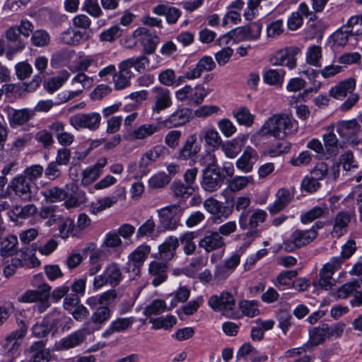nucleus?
Returning <instances> with one entry per match:
<instances>
[{
	"label": "nucleus",
	"instance_id": "nucleus-34",
	"mask_svg": "<svg viewBox=\"0 0 362 362\" xmlns=\"http://www.w3.org/2000/svg\"><path fill=\"white\" fill-rule=\"evenodd\" d=\"M86 339L83 331L78 330L69 336L62 338L57 344L58 349L67 350L80 345Z\"/></svg>",
	"mask_w": 362,
	"mask_h": 362
},
{
	"label": "nucleus",
	"instance_id": "nucleus-56",
	"mask_svg": "<svg viewBox=\"0 0 362 362\" xmlns=\"http://www.w3.org/2000/svg\"><path fill=\"white\" fill-rule=\"evenodd\" d=\"M110 308L107 305H100L93 313L90 320L95 325H103L110 319Z\"/></svg>",
	"mask_w": 362,
	"mask_h": 362
},
{
	"label": "nucleus",
	"instance_id": "nucleus-23",
	"mask_svg": "<svg viewBox=\"0 0 362 362\" xmlns=\"http://www.w3.org/2000/svg\"><path fill=\"white\" fill-rule=\"evenodd\" d=\"M12 259L13 264L18 268H35L40 264L39 259L28 250H20Z\"/></svg>",
	"mask_w": 362,
	"mask_h": 362
},
{
	"label": "nucleus",
	"instance_id": "nucleus-5",
	"mask_svg": "<svg viewBox=\"0 0 362 362\" xmlns=\"http://www.w3.org/2000/svg\"><path fill=\"white\" fill-rule=\"evenodd\" d=\"M209 93V90L201 84L194 87L185 85L175 92V98L178 101H187L189 105L198 106L204 102Z\"/></svg>",
	"mask_w": 362,
	"mask_h": 362
},
{
	"label": "nucleus",
	"instance_id": "nucleus-47",
	"mask_svg": "<svg viewBox=\"0 0 362 362\" xmlns=\"http://www.w3.org/2000/svg\"><path fill=\"white\" fill-rule=\"evenodd\" d=\"M351 221V217L349 213L340 211L337 214L333 227V233H336L337 236L343 234V231L346 230V228Z\"/></svg>",
	"mask_w": 362,
	"mask_h": 362
},
{
	"label": "nucleus",
	"instance_id": "nucleus-58",
	"mask_svg": "<svg viewBox=\"0 0 362 362\" xmlns=\"http://www.w3.org/2000/svg\"><path fill=\"white\" fill-rule=\"evenodd\" d=\"M52 329L48 320L43 319L41 322H36L32 327V332L34 337L37 338H43L47 337Z\"/></svg>",
	"mask_w": 362,
	"mask_h": 362
},
{
	"label": "nucleus",
	"instance_id": "nucleus-36",
	"mask_svg": "<svg viewBox=\"0 0 362 362\" xmlns=\"http://www.w3.org/2000/svg\"><path fill=\"white\" fill-rule=\"evenodd\" d=\"M334 273V271L324 265L320 271L319 278L313 281V286L325 290L330 289L334 285V280L332 278Z\"/></svg>",
	"mask_w": 362,
	"mask_h": 362
},
{
	"label": "nucleus",
	"instance_id": "nucleus-2",
	"mask_svg": "<svg viewBox=\"0 0 362 362\" xmlns=\"http://www.w3.org/2000/svg\"><path fill=\"white\" fill-rule=\"evenodd\" d=\"M267 217V212L260 209H249L248 211L240 214L238 219L239 226L242 230H248L245 236L249 243L260 236L261 230L258 229V226L265 221Z\"/></svg>",
	"mask_w": 362,
	"mask_h": 362
},
{
	"label": "nucleus",
	"instance_id": "nucleus-16",
	"mask_svg": "<svg viewBox=\"0 0 362 362\" xmlns=\"http://www.w3.org/2000/svg\"><path fill=\"white\" fill-rule=\"evenodd\" d=\"M208 305L215 311H221L224 315L233 310L235 299L233 295L228 292H223L220 296L213 295L209 300Z\"/></svg>",
	"mask_w": 362,
	"mask_h": 362
},
{
	"label": "nucleus",
	"instance_id": "nucleus-30",
	"mask_svg": "<svg viewBox=\"0 0 362 362\" xmlns=\"http://www.w3.org/2000/svg\"><path fill=\"white\" fill-rule=\"evenodd\" d=\"M134 317H118L112 321L110 326L103 332L102 337L107 338L115 332H125L133 325Z\"/></svg>",
	"mask_w": 362,
	"mask_h": 362
},
{
	"label": "nucleus",
	"instance_id": "nucleus-9",
	"mask_svg": "<svg viewBox=\"0 0 362 362\" xmlns=\"http://www.w3.org/2000/svg\"><path fill=\"white\" fill-rule=\"evenodd\" d=\"M153 114H160L162 111L170 107L173 100L170 90L162 86H155L151 90Z\"/></svg>",
	"mask_w": 362,
	"mask_h": 362
},
{
	"label": "nucleus",
	"instance_id": "nucleus-35",
	"mask_svg": "<svg viewBox=\"0 0 362 362\" xmlns=\"http://www.w3.org/2000/svg\"><path fill=\"white\" fill-rule=\"evenodd\" d=\"M37 211V207L33 204H28L23 206L16 205L8 213V215L11 220L17 221L18 218H28L35 214Z\"/></svg>",
	"mask_w": 362,
	"mask_h": 362
},
{
	"label": "nucleus",
	"instance_id": "nucleus-10",
	"mask_svg": "<svg viewBox=\"0 0 362 362\" xmlns=\"http://www.w3.org/2000/svg\"><path fill=\"white\" fill-rule=\"evenodd\" d=\"M224 179L225 175L221 173L219 167L204 168L202 170L201 186L205 191L213 192L221 187Z\"/></svg>",
	"mask_w": 362,
	"mask_h": 362
},
{
	"label": "nucleus",
	"instance_id": "nucleus-4",
	"mask_svg": "<svg viewBox=\"0 0 362 362\" xmlns=\"http://www.w3.org/2000/svg\"><path fill=\"white\" fill-rule=\"evenodd\" d=\"M337 132L340 138L352 146H357L361 143L358 134L361 131V124L356 119L340 120L336 124Z\"/></svg>",
	"mask_w": 362,
	"mask_h": 362
},
{
	"label": "nucleus",
	"instance_id": "nucleus-14",
	"mask_svg": "<svg viewBox=\"0 0 362 362\" xmlns=\"http://www.w3.org/2000/svg\"><path fill=\"white\" fill-rule=\"evenodd\" d=\"M328 329V324L324 323L322 325L313 327L309 330V341L304 345L303 347L299 349H293L286 351L287 356H293L295 354H300V349L306 351L310 346H315L325 340V337H327V330Z\"/></svg>",
	"mask_w": 362,
	"mask_h": 362
},
{
	"label": "nucleus",
	"instance_id": "nucleus-26",
	"mask_svg": "<svg viewBox=\"0 0 362 362\" xmlns=\"http://www.w3.org/2000/svg\"><path fill=\"white\" fill-rule=\"evenodd\" d=\"M200 150L201 146L197 142V136L192 134L187 139L183 146L179 151L177 158L187 160L197 155Z\"/></svg>",
	"mask_w": 362,
	"mask_h": 362
},
{
	"label": "nucleus",
	"instance_id": "nucleus-55",
	"mask_svg": "<svg viewBox=\"0 0 362 362\" xmlns=\"http://www.w3.org/2000/svg\"><path fill=\"white\" fill-rule=\"evenodd\" d=\"M44 168L39 164L27 167L21 175L36 187V180L42 175Z\"/></svg>",
	"mask_w": 362,
	"mask_h": 362
},
{
	"label": "nucleus",
	"instance_id": "nucleus-50",
	"mask_svg": "<svg viewBox=\"0 0 362 362\" xmlns=\"http://www.w3.org/2000/svg\"><path fill=\"white\" fill-rule=\"evenodd\" d=\"M286 72L283 69H269L263 75L264 81L269 85H281Z\"/></svg>",
	"mask_w": 362,
	"mask_h": 362
},
{
	"label": "nucleus",
	"instance_id": "nucleus-29",
	"mask_svg": "<svg viewBox=\"0 0 362 362\" xmlns=\"http://www.w3.org/2000/svg\"><path fill=\"white\" fill-rule=\"evenodd\" d=\"M48 59L43 56L37 57L35 60V66L40 71L35 75L33 80L27 85L26 90L28 91L35 90L40 85L45 78L44 71L47 67Z\"/></svg>",
	"mask_w": 362,
	"mask_h": 362
},
{
	"label": "nucleus",
	"instance_id": "nucleus-44",
	"mask_svg": "<svg viewBox=\"0 0 362 362\" xmlns=\"http://www.w3.org/2000/svg\"><path fill=\"white\" fill-rule=\"evenodd\" d=\"M160 129V126L158 124H145L135 129L132 133V136L135 139H144L159 132Z\"/></svg>",
	"mask_w": 362,
	"mask_h": 362
},
{
	"label": "nucleus",
	"instance_id": "nucleus-3",
	"mask_svg": "<svg viewBox=\"0 0 362 362\" xmlns=\"http://www.w3.org/2000/svg\"><path fill=\"white\" fill-rule=\"evenodd\" d=\"M159 218L158 230H172L180 224V219L184 212V208L180 205L173 204L157 210Z\"/></svg>",
	"mask_w": 362,
	"mask_h": 362
},
{
	"label": "nucleus",
	"instance_id": "nucleus-43",
	"mask_svg": "<svg viewBox=\"0 0 362 362\" xmlns=\"http://www.w3.org/2000/svg\"><path fill=\"white\" fill-rule=\"evenodd\" d=\"M329 214L328 208L326 206H315L309 211L300 215V221L303 224L313 221L314 220L324 217Z\"/></svg>",
	"mask_w": 362,
	"mask_h": 362
},
{
	"label": "nucleus",
	"instance_id": "nucleus-52",
	"mask_svg": "<svg viewBox=\"0 0 362 362\" xmlns=\"http://www.w3.org/2000/svg\"><path fill=\"white\" fill-rule=\"evenodd\" d=\"M233 115L240 124L250 127L253 123L254 116L245 107H240L233 110Z\"/></svg>",
	"mask_w": 362,
	"mask_h": 362
},
{
	"label": "nucleus",
	"instance_id": "nucleus-39",
	"mask_svg": "<svg viewBox=\"0 0 362 362\" xmlns=\"http://www.w3.org/2000/svg\"><path fill=\"white\" fill-rule=\"evenodd\" d=\"M151 251V247L147 245H141L136 248V250L131 253L129 259L132 262L134 268H139L143 265L144 261L148 257Z\"/></svg>",
	"mask_w": 362,
	"mask_h": 362
},
{
	"label": "nucleus",
	"instance_id": "nucleus-49",
	"mask_svg": "<svg viewBox=\"0 0 362 362\" xmlns=\"http://www.w3.org/2000/svg\"><path fill=\"white\" fill-rule=\"evenodd\" d=\"M18 239L15 235H8L1 242L0 255L2 257L12 256L16 251Z\"/></svg>",
	"mask_w": 362,
	"mask_h": 362
},
{
	"label": "nucleus",
	"instance_id": "nucleus-25",
	"mask_svg": "<svg viewBox=\"0 0 362 362\" xmlns=\"http://www.w3.org/2000/svg\"><path fill=\"white\" fill-rule=\"evenodd\" d=\"M18 26H11L5 33L7 41L14 44V46L6 52V57L8 59H11L13 54L21 52L25 48V42L21 38Z\"/></svg>",
	"mask_w": 362,
	"mask_h": 362
},
{
	"label": "nucleus",
	"instance_id": "nucleus-17",
	"mask_svg": "<svg viewBox=\"0 0 362 362\" xmlns=\"http://www.w3.org/2000/svg\"><path fill=\"white\" fill-rule=\"evenodd\" d=\"M66 199L64 205L66 208H74L80 206L86 202L85 192L78 189L76 184L71 182L65 185Z\"/></svg>",
	"mask_w": 362,
	"mask_h": 362
},
{
	"label": "nucleus",
	"instance_id": "nucleus-37",
	"mask_svg": "<svg viewBox=\"0 0 362 362\" xmlns=\"http://www.w3.org/2000/svg\"><path fill=\"white\" fill-rule=\"evenodd\" d=\"M139 32L144 35L141 40L144 53L146 54H153L156 49L157 45L159 43V37L156 35L151 33L146 28H140Z\"/></svg>",
	"mask_w": 362,
	"mask_h": 362
},
{
	"label": "nucleus",
	"instance_id": "nucleus-12",
	"mask_svg": "<svg viewBox=\"0 0 362 362\" xmlns=\"http://www.w3.org/2000/svg\"><path fill=\"white\" fill-rule=\"evenodd\" d=\"M8 187L22 200L31 201L35 197L36 187L21 174L13 178Z\"/></svg>",
	"mask_w": 362,
	"mask_h": 362
},
{
	"label": "nucleus",
	"instance_id": "nucleus-7",
	"mask_svg": "<svg viewBox=\"0 0 362 362\" xmlns=\"http://www.w3.org/2000/svg\"><path fill=\"white\" fill-rule=\"evenodd\" d=\"M317 232L314 230H294L289 238L284 241L286 252H291L304 247L313 242L317 236Z\"/></svg>",
	"mask_w": 362,
	"mask_h": 362
},
{
	"label": "nucleus",
	"instance_id": "nucleus-60",
	"mask_svg": "<svg viewBox=\"0 0 362 362\" xmlns=\"http://www.w3.org/2000/svg\"><path fill=\"white\" fill-rule=\"evenodd\" d=\"M360 288L358 280H354L342 285L338 288L337 296L339 298H346L351 295L355 293L356 290Z\"/></svg>",
	"mask_w": 362,
	"mask_h": 362
},
{
	"label": "nucleus",
	"instance_id": "nucleus-32",
	"mask_svg": "<svg viewBox=\"0 0 362 362\" xmlns=\"http://www.w3.org/2000/svg\"><path fill=\"white\" fill-rule=\"evenodd\" d=\"M179 246V240L174 236H170L165 239L164 243L159 246V254L162 259L165 261L171 260Z\"/></svg>",
	"mask_w": 362,
	"mask_h": 362
},
{
	"label": "nucleus",
	"instance_id": "nucleus-41",
	"mask_svg": "<svg viewBox=\"0 0 362 362\" xmlns=\"http://www.w3.org/2000/svg\"><path fill=\"white\" fill-rule=\"evenodd\" d=\"M41 194L47 202L52 203L61 202L66 199V187L62 189L57 186H53L45 189Z\"/></svg>",
	"mask_w": 362,
	"mask_h": 362
},
{
	"label": "nucleus",
	"instance_id": "nucleus-8",
	"mask_svg": "<svg viewBox=\"0 0 362 362\" xmlns=\"http://www.w3.org/2000/svg\"><path fill=\"white\" fill-rule=\"evenodd\" d=\"M122 278L119 265L116 262H112L105 267L102 274L95 276L93 286L95 288H100L104 285L110 284L115 287L120 284Z\"/></svg>",
	"mask_w": 362,
	"mask_h": 362
},
{
	"label": "nucleus",
	"instance_id": "nucleus-13",
	"mask_svg": "<svg viewBox=\"0 0 362 362\" xmlns=\"http://www.w3.org/2000/svg\"><path fill=\"white\" fill-rule=\"evenodd\" d=\"M168 153V149L163 145H157L148 150L143 154L139 162V172L141 175H146L150 171V166L160 158H163Z\"/></svg>",
	"mask_w": 362,
	"mask_h": 362
},
{
	"label": "nucleus",
	"instance_id": "nucleus-15",
	"mask_svg": "<svg viewBox=\"0 0 362 362\" xmlns=\"http://www.w3.org/2000/svg\"><path fill=\"white\" fill-rule=\"evenodd\" d=\"M46 340L34 341L25 349L24 354L28 362H49L50 361L49 350L46 349Z\"/></svg>",
	"mask_w": 362,
	"mask_h": 362
},
{
	"label": "nucleus",
	"instance_id": "nucleus-33",
	"mask_svg": "<svg viewBox=\"0 0 362 362\" xmlns=\"http://www.w3.org/2000/svg\"><path fill=\"white\" fill-rule=\"evenodd\" d=\"M356 86V81L353 78L341 81L338 85L332 88L329 90V95L336 99H341L351 93Z\"/></svg>",
	"mask_w": 362,
	"mask_h": 362
},
{
	"label": "nucleus",
	"instance_id": "nucleus-64",
	"mask_svg": "<svg viewBox=\"0 0 362 362\" xmlns=\"http://www.w3.org/2000/svg\"><path fill=\"white\" fill-rule=\"evenodd\" d=\"M344 25L349 29L351 35H362V14L351 16Z\"/></svg>",
	"mask_w": 362,
	"mask_h": 362
},
{
	"label": "nucleus",
	"instance_id": "nucleus-38",
	"mask_svg": "<svg viewBox=\"0 0 362 362\" xmlns=\"http://www.w3.org/2000/svg\"><path fill=\"white\" fill-rule=\"evenodd\" d=\"M262 29V23L260 21L253 22L248 25L238 28L233 30L235 34H243L245 37L250 40H257L259 37Z\"/></svg>",
	"mask_w": 362,
	"mask_h": 362
},
{
	"label": "nucleus",
	"instance_id": "nucleus-22",
	"mask_svg": "<svg viewBox=\"0 0 362 362\" xmlns=\"http://www.w3.org/2000/svg\"><path fill=\"white\" fill-rule=\"evenodd\" d=\"M148 272L152 279V284L158 286L168 278V267L165 263L153 261L148 266Z\"/></svg>",
	"mask_w": 362,
	"mask_h": 362
},
{
	"label": "nucleus",
	"instance_id": "nucleus-20",
	"mask_svg": "<svg viewBox=\"0 0 362 362\" xmlns=\"http://www.w3.org/2000/svg\"><path fill=\"white\" fill-rule=\"evenodd\" d=\"M35 116V110L29 108L16 110L8 107L7 117L11 127H16L26 124Z\"/></svg>",
	"mask_w": 362,
	"mask_h": 362
},
{
	"label": "nucleus",
	"instance_id": "nucleus-19",
	"mask_svg": "<svg viewBox=\"0 0 362 362\" xmlns=\"http://www.w3.org/2000/svg\"><path fill=\"white\" fill-rule=\"evenodd\" d=\"M192 111L188 107L177 109L170 114L163 122L168 128L183 126L192 119Z\"/></svg>",
	"mask_w": 362,
	"mask_h": 362
},
{
	"label": "nucleus",
	"instance_id": "nucleus-42",
	"mask_svg": "<svg viewBox=\"0 0 362 362\" xmlns=\"http://www.w3.org/2000/svg\"><path fill=\"white\" fill-rule=\"evenodd\" d=\"M170 189L175 197L183 199L187 198L195 191L193 186L184 184L181 180H175L170 186Z\"/></svg>",
	"mask_w": 362,
	"mask_h": 362
},
{
	"label": "nucleus",
	"instance_id": "nucleus-48",
	"mask_svg": "<svg viewBox=\"0 0 362 362\" xmlns=\"http://www.w3.org/2000/svg\"><path fill=\"white\" fill-rule=\"evenodd\" d=\"M82 37L83 35L80 31L69 28L61 33L59 40L66 45H75L80 42Z\"/></svg>",
	"mask_w": 362,
	"mask_h": 362
},
{
	"label": "nucleus",
	"instance_id": "nucleus-28",
	"mask_svg": "<svg viewBox=\"0 0 362 362\" xmlns=\"http://www.w3.org/2000/svg\"><path fill=\"white\" fill-rule=\"evenodd\" d=\"M276 197L274 202L268 207L269 213L272 215L283 210L290 203L293 195L288 189L282 188L278 190Z\"/></svg>",
	"mask_w": 362,
	"mask_h": 362
},
{
	"label": "nucleus",
	"instance_id": "nucleus-59",
	"mask_svg": "<svg viewBox=\"0 0 362 362\" xmlns=\"http://www.w3.org/2000/svg\"><path fill=\"white\" fill-rule=\"evenodd\" d=\"M123 30L118 25H114L103 30L99 35L101 42H112L122 35Z\"/></svg>",
	"mask_w": 362,
	"mask_h": 362
},
{
	"label": "nucleus",
	"instance_id": "nucleus-27",
	"mask_svg": "<svg viewBox=\"0 0 362 362\" xmlns=\"http://www.w3.org/2000/svg\"><path fill=\"white\" fill-rule=\"evenodd\" d=\"M153 13L158 16H165L169 24H175L181 16L179 8L168 4H160L153 8Z\"/></svg>",
	"mask_w": 362,
	"mask_h": 362
},
{
	"label": "nucleus",
	"instance_id": "nucleus-51",
	"mask_svg": "<svg viewBox=\"0 0 362 362\" xmlns=\"http://www.w3.org/2000/svg\"><path fill=\"white\" fill-rule=\"evenodd\" d=\"M338 163L342 166L343 170L346 175L349 171H353L358 168L357 162L355 160L351 151L344 152L339 158Z\"/></svg>",
	"mask_w": 362,
	"mask_h": 362
},
{
	"label": "nucleus",
	"instance_id": "nucleus-31",
	"mask_svg": "<svg viewBox=\"0 0 362 362\" xmlns=\"http://www.w3.org/2000/svg\"><path fill=\"white\" fill-rule=\"evenodd\" d=\"M49 129L56 136L58 142L63 146H70L74 141V135L64 130V125L61 122H55L49 125Z\"/></svg>",
	"mask_w": 362,
	"mask_h": 362
},
{
	"label": "nucleus",
	"instance_id": "nucleus-63",
	"mask_svg": "<svg viewBox=\"0 0 362 362\" xmlns=\"http://www.w3.org/2000/svg\"><path fill=\"white\" fill-rule=\"evenodd\" d=\"M239 308L242 313L248 317H252L259 313L257 308V303L255 300H241L239 303Z\"/></svg>",
	"mask_w": 362,
	"mask_h": 362
},
{
	"label": "nucleus",
	"instance_id": "nucleus-61",
	"mask_svg": "<svg viewBox=\"0 0 362 362\" xmlns=\"http://www.w3.org/2000/svg\"><path fill=\"white\" fill-rule=\"evenodd\" d=\"M251 176H235L228 182V187L232 192L243 189L252 181Z\"/></svg>",
	"mask_w": 362,
	"mask_h": 362
},
{
	"label": "nucleus",
	"instance_id": "nucleus-24",
	"mask_svg": "<svg viewBox=\"0 0 362 362\" xmlns=\"http://www.w3.org/2000/svg\"><path fill=\"white\" fill-rule=\"evenodd\" d=\"M258 159L257 151L250 146H247L244 150L242 156L236 161V166L240 170L245 173L252 171L255 163Z\"/></svg>",
	"mask_w": 362,
	"mask_h": 362
},
{
	"label": "nucleus",
	"instance_id": "nucleus-54",
	"mask_svg": "<svg viewBox=\"0 0 362 362\" xmlns=\"http://www.w3.org/2000/svg\"><path fill=\"white\" fill-rule=\"evenodd\" d=\"M149 322L152 323L154 329H170L176 324L177 319L173 315H168L165 317L151 318Z\"/></svg>",
	"mask_w": 362,
	"mask_h": 362
},
{
	"label": "nucleus",
	"instance_id": "nucleus-53",
	"mask_svg": "<svg viewBox=\"0 0 362 362\" xmlns=\"http://www.w3.org/2000/svg\"><path fill=\"white\" fill-rule=\"evenodd\" d=\"M117 197H106L100 199H98L96 202H93L90 206V212L92 214H96L99 212L103 211V210L111 207L113 204L117 203Z\"/></svg>",
	"mask_w": 362,
	"mask_h": 362
},
{
	"label": "nucleus",
	"instance_id": "nucleus-46",
	"mask_svg": "<svg viewBox=\"0 0 362 362\" xmlns=\"http://www.w3.org/2000/svg\"><path fill=\"white\" fill-rule=\"evenodd\" d=\"M329 132L323 135V141L327 153L331 156H335L338 153V139L334 133V126L328 127Z\"/></svg>",
	"mask_w": 362,
	"mask_h": 362
},
{
	"label": "nucleus",
	"instance_id": "nucleus-6",
	"mask_svg": "<svg viewBox=\"0 0 362 362\" xmlns=\"http://www.w3.org/2000/svg\"><path fill=\"white\" fill-rule=\"evenodd\" d=\"M51 288L49 285H44L40 290L29 289L18 298V300L26 303H37V310L40 313H44L50 305L49 299Z\"/></svg>",
	"mask_w": 362,
	"mask_h": 362
},
{
	"label": "nucleus",
	"instance_id": "nucleus-40",
	"mask_svg": "<svg viewBox=\"0 0 362 362\" xmlns=\"http://www.w3.org/2000/svg\"><path fill=\"white\" fill-rule=\"evenodd\" d=\"M199 234V231L187 232L182 235L178 239L181 245H183V251L185 255H190L195 252L197 246L193 242V240L197 238Z\"/></svg>",
	"mask_w": 362,
	"mask_h": 362
},
{
	"label": "nucleus",
	"instance_id": "nucleus-11",
	"mask_svg": "<svg viewBox=\"0 0 362 362\" xmlns=\"http://www.w3.org/2000/svg\"><path fill=\"white\" fill-rule=\"evenodd\" d=\"M101 116L98 112L79 113L71 116L69 122L75 129L86 128L91 131L97 130L100 125Z\"/></svg>",
	"mask_w": 362,
	"mask_h": 362
},
{
	"label": "nucleus",
	"instance_id": "nucleus-18",
	"mask_svg": "<svg viewBox=\"0 0 362 362\" xmlns=\"http://www.w3.org/2000/svg\"><path fill=\"white\" fill-rule=\"evenodd\" d=\"M206 252L222 248L225 245L223 237L217 231L206 230L198 243Z\"/></svg>",
	"mask_w": 362,
	"mask_h": 362
},
{
	"label": "nucleus",
	"instance_id": "nucleus-62",
	"mask_svg": "<svg viewBox=\"0 0 362 362\" xmlns=\"http://www.w3.org/2000/svg\"><path fill=\"white\" fill-rule=\"evenodd\" d=\"M165 309L166 304L165 301L156 299L146 307L144 313L147 317H151V315H158L161 314L165 310Z\"/></svg>",
	"mask_w": 362,
	"mask_h": 362
},
{
	"label": "nucleus",
	"instance_id": "nucleus-21",
	"mask_svg": "<svg viewBox=\"0 0 362 362\" xmlns=\"http://www.w3.org/2000/svg\"><path fill=\"white\" fill-rule=\"evenodd\" d=\"M118 67L119 71L115 73L112 79L115 90H121L131 86V79L134 76V73L125 66L123 62L119 63Z\"/></svg>",
	"mask_w": 362,
	"mask_h": 362
},
{
	"label": "nucleus",
	"instance_id": "nucleus-45",
	"mask_svg": "<svg viewBox=\"0 0 362 362\" xmlns=\"http://www.w3.org/2000/svg\"><path fill=\"white\" fill-rule=\"evenodd\" d=\"M122 62L128 69L134 67L139 73L144 72L148 67L150 63L148 58L144 54L137 57L128 58Z\"/></svg>",
	"mask_w": 362,
	"mask_h": 362
},
{
	"label": "nucleus",
	"instance_id": "nucleus-1",
	"mask_svg": "<svg viewBox=\"0 0 362 362\" xmlns=\"http://www.w3.org/2000/svg\"><path fill=\"white\" fill-rule=\"evenodd\" d=\"M296 122L286 113L276 114L269 117L260 129L262 135L283 139L296 129Z\"/></svg>",
	"mask_w": 362,
	"mask_h": 362
},
{
	"label": "nucleus",
	"instance_id": "nucleus-57",
	"mask_svg": "<svg viewBox=\"0 0 362 362\" xmlns=\"http://www.w3.org/2000/svg\"><path fill=\"white\" fill-rule=\"evenodd\" d=\"M70 74L67 71H63L57 76L50 78L47 83V90L49 93H53L61 88L64 83L68 80Z\"/></svg>",
	"mask_w": 362,
	"mask_h": 362
}]
</instances>
